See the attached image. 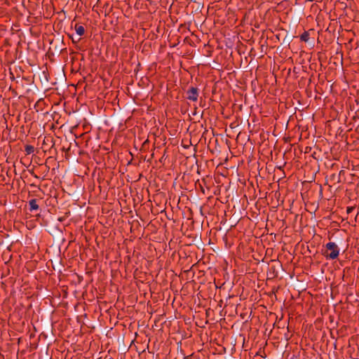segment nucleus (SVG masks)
I'll list each match as a JSON object with an SVG mask.
<instances>
[{
    "mask_svg": "<svg viewBox=\"0 0 359 359\" xmlns=\"http://www.w3.org/2000/svg\"><path fill=\"white\" fill-rule=\"evenodd\" d=\"M326 248L327 250L330 251V253L326 255L327 258L334 259L338 257L339 255V249L335 243H327L326 244Z\"/></svg>",
    "mask_w": 359,
    "mask_h": 359,
    "instance_id": "nucleus-1",
    "label": "nucleus"
},
{
    "mask_svg": "<svg viewBox=\"0 0 359 359\" xmlns=\"http://www.w3.org/2000/svg\"><path fill=\"white\" fill-rule=\"evenodd\" d=\"M75 30H76V34L79 36H81L84 34L85 33V29L83 26L81 25H76L75 27Z\"/></svg>",
    "mask_w": 359,
    "mask_h": 359,
    "instance_id": "nucleus-4",
    "label": "nucleus"
},
{
    "mask_svg": "<svg viewBox=\"0 0 359 359\" xmlns=\"http://www.w3.org/2000/svg\"><path fill=\"white\" fill-rule=\"evenodd\" d=\"M29 209L30 210H36L39 209V205L37 204V202H36V199H32L29 202Z\"/></svg>",
    "mask_w": 359,
    "mask_h": 359,
    "instance_id": "nucleus-3",
    "label": "nucleus"
},
{
    "mask_svg": "<svg viewBox=\"0 0 359 359\" xmlns=\"http://www.w3.org/2000/svg\"><path fill=\"white\" fill-rule=\"evenodd\" d=\"M198 97L197 88L192 87L187 91V99L189 100L195 102L198 100Z\"/></svg>",
    "mask_w": 359,
    "mask_h": 359,
    "instance_id": "nucleus-2",
    "label": "nucleus"
},
{
    "mask_svg": "<svg viewBox=\"0 0 359 359\" xmlns=\"http://www.w3.org/2000/svg\"><path fill=\"white\" fill-rule=\"evenodd\" d=\"M302 40L306 41V36H304V35H302Z\"/></svg>",
    "mask_w": 359,
    "mask_h": 359,
    "instance_id": "nucleus-6",
    "label": "nucleus"
},
{
    "mask_svg": "<svg viewBox=\"0 0 359 359\" xmlns=\"http://www.w3.org/2000/svg\"><path fill=\"white\" fill-rule=\"evenodd\" d=\"M33 151H34L33 147L27 146L26 147V151L27 152V154H31L32 152H33Z\"/></svg>",
    "mask_w": 359,
    "mask_h": 359,
    "instance_id": "nucleus-5",
    "label": "nucleus"
}]
</instances>
